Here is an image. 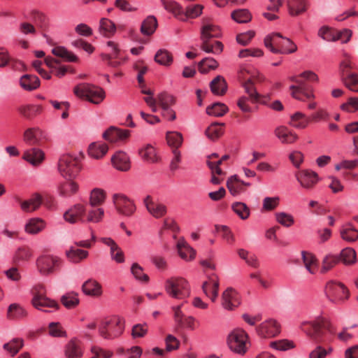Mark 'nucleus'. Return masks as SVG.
<instances>
[{
    "instance_id": "f257e3e1",
    "label": "nucleus",
    "mask_w": 358,
    "mask_h": 358,
    "mask_svg": "<svg viewBox=\"0 0 358 358\" xmlns=\"http://www.w3.org/2000/svg\"><path fill=\"white\" fill-rule=\"evenodd\" d=\"M289 80L296 85L289 87L293 98L301 101H310L315 98L313 89L306 81L317 82L318 76L311 71H306L299 76H291Z\"/></svg>"
},
{
    "instance_id": "f03ea898",
    "label": "nucleus",
    "mask_w": 358,
    "mask_h": 358,
    "mask_svg": "<svg viewBox=\"0 0 358 358\" xmlns=\"http://www.w3.org/2000/svg\"><path fill=\"white\" fill-rule=\"evenodd\" d=\"M301 329L320 344L328 343L331 338L324 334V330L331 333V324L324 317H318L314 321L303 322L301 324Z\"/></svg>"
},
{
    "instance_id": "7ed1b4c3",
    "label": "nucleus",
    "mask_w": 358,
    "mask_h": 358,
    "mask_svg": "<svg viewBox=\"0 0 358 358\" xmlns=\"http://www.w3.org/2000/svg\"><path fill=\"white\" fill-rule=\"evenodd\" d=\"M264 43L266 48L274 54H292L297 50L296 45L280 33H273L266 36Z\"/></svg>"
},
{
    "instance_id": "20e7f679",
    "label": "nucleus",
    "mask_w": 358,
    "mask_h": 358,
    "mask_svg": "<svg viewBox=\"0 0 358 358\" xmlns=\"http://www.w3.org/2000/svg\"><path fill=\"white\" fill-rule=\"evenodd\" d=\"M31 294L32 296L31 303L37 310L50 312L48 310H43V308L59 309L58 303L46 296L47 290L44 285L38 283L33 286L31 289Z\"/></svg>"
},
{
    "instance_id": "39448f33",
    "label": "nucleus",
    "mask_w": 358,
    "mask_h": 358,
    "mask_svg": "<svg viewBox=\"0 0 358 358\" xmlns=\"http://www.w3.org/2000/svg\"><path fill=\"white\" fill-rule=\"evenodd\" d=\"M227 343L232 352L240 355H245L250 345L248 334L241 328H236L229 334Z\"/></svg>"
},
{
    "instance_id": "423d86ee",
    "label": "nucleus",
    "mask_w": 358,
    "mask_h": 358,
    "mask_svg": "<svg viewBox=\"0 0 358 358\" xmlns=\"http://www.w3.org/2000/svg\"><path fill=\"white\" fill-rule=\"evenodd\" d=\"M73 92L78 97L86 99L94 104H99L106 96L102 88L89 83H80L76 85Z\"/></svg>"
},
{
    "instance_id": "0eeeda50",
    "label": "nucleus",
    "mask_w": 358,
    "mask_h": 358,
    "mask_svg": "<svg viewBox=\"0 0 358 358\" xmlns=\"http://www.w3.org/2000/svg\"><path fill=\"white\" fill-rule=\"evenodd\" d=\"M124 330V321L118 316H112L101 322L99 335L105 339H113L120 336Z\"/></svg>"
},
{
    "instance_id": "6e6552de",
    "label": "nucleus",
    "mask_w": 358,
    "mask_h": 358,
    "mask_svg": "<svg viewBox=\"0 0 358 358\" xmlns=\"http://www.w3.org/2000/svg\"><path fill=\"white\" fill-rule=\"evenodd\" d=\"M80 169L79 159L70 155H64L58 162V171L61 176L66 179L76 177Z\"/></svg>"
},
{
    "instance_id": "1a4fd4ad",
    "label": "nucleus",
    "mask_w": 358,
    "mask_h": 358,
    "mask_svg": "<svg viewBox=\"0 0 358 358\" xmlns=\"http://www.w3.org/2000/svg\"><path fill=\"white\" fill-rule=\"evenodd\" d=\"M165 290L167 294L175 299H183L189 295L187 281L178 277H172L166 280Z\"/></svg>"
},
{
    "instance_id": "9d476101",
    "label": "nucleus",
    "mask_w": 358,
    "mask_h": 358,
    "mask_svg": "<svg viewBox=\"0 0 358 358\" xmlns=\"http://www.w3.org/2000/svg\"><path fill=\"white\" fill-rule=\"evenodd\" d=\"M62 259L53 255H44L38 257L36 262L38 271L43 275H49L57 271L62 266Z\"/></svg>"
},
{
    "instance_id": "9b49d317",
    "label": "nucleus",
    "mask_w": 358,
    "mask_h": 358,
    "mask_svg": "<svg viewBox=\"0 0 358 358\" xmlns=\"http://www.w3.org/2000/svg\"><path fill=\"white\" fill-rule=\"evenodd\" d=\"M325 294L327 297L334 303L343 302L350 296L349 290L343 283L334 280L327 283Z\"/></svg>"
},
{
    "instance_id": "f8f14e48",
    "label": "nucleus",
    "mask_w": 358,
    "mask_h": 358,
    "mask_svg": "<svg viewBox=\"0 0 358 358\" xmlns=\"http://www.w3.org/2000/svg\"><path fill=\"white\" fill-rule=\"evenodd\" d=\"M113 203L116 211L125 217L132 216L136 210V206L133 200L122 194L113 195Z\"/></svg>"
},
{
    "instance_id": "ddd939ff",
    "label": "nucleus",
    "mask_w": 358,
    "mask_h": 358,
    "mask_svg": "<svg viewBox=\"0 0 358 358\" xmlns=\"http://www.w3.org/2000/svg\"><path fill=\"white\" fill-rule=\"evenodd\" d=\"M143 203L148 213L156 219L164 217L166 213V206L159 203L158 200H155L151 195L145 196Z\"/></svg>"
},
{
    "instance_id": "4468645a",
    "label": "nucleus",
    "mask_w": 358,
    "mask_h": 358,
    "mask_svg": "<svg viewBox=\"0 0 358 358\" xmlns=\"http://www.w3.org/2000/svg\"><path fill=\"white\" fill-rule=\"evenodd\" d=\"M24 142L30 145L43 146L48 141L47 134L38 127L29 128L24 132Z\"/></svg>"
},
{
    "instance_id": "2eb2a0df",
    "label": "nucleus",
    "mask_w": 358,
    "mask_h": 358,
    "mask_svg": "<svg viewBox=\"0 0 358 358\" xmlns=\"http://www.w3.org/2000/svg\"><path fill=\"white\" fill-rule=\"evenodd\" d=\"M280 325L273 319L267 320L257 327L258 335L262 338L276 336L280 334Z\"/></svg>"
},
{
    "instance_id": "dca6fc26",
    "label": "nucleus",
    "mask_w": 358,
    "mask_h": 358,
    "mask_svg": "<svg viewBox=\"0 0 358 358\" xmlns=\"http://www.w3.org/2000/svg\"><path fill=\"white\" fill-rule=\"evenodd\" d=\"M256 81H262L260 78H249L243 84L245 92L248 94L249 99L252 103H261L266 104V101L269 100L270 97L268 95L263 96L259 94L255 87V83Z\"/></svg>"
},
{
    "instance_id": "f3484780",
    "label": "nucleus",
    "mask_w": 358,
    "mask_h": 358,
    "mask_svg": "<svg viewBox=\"0 0 358 358\" xmlns=\"http://www.w3.org/2000/svg\"><path fill=\"white\" fill-rule=\"evenodd\" d=\"M65 221L70 223L85 222V208L83 204L78 203L69 208L64 213Z\"/></svg>"
},
{
    "instance_id": "a211bd4d",
    "label": "nucleus",
    "mask_w": 358,
    "mask_h": 358,
    "mask_svg": "<svg viewBox=\"0 0 358 358\" xmlns=\"http://www.w3.org/2000/svg\"><path fill=\"white\" fill-rule=\"evenodd\" d=\"M297 181L308 189H312L318 181L317 174L310 170H301L295 174Z\"/></svg>"
},
{
    "instance_id": "6ab92c4d",
    "label": "nucleus",
    "mask_w": 358,
    "mask_h": 358,
    "mask_svg": "<svg viewBox=\"0 0 358 358\" xmlns=\"http://www.w3.org/2000/svg\"><path fill=\"white\" fill-rule=\"evenodd\" d=\"M129 136V130L121 129L115 127H110L103 134V138L111 143H115L118 141H123L127 139Z\"/></svg>"
},
{
    "instance_id": "aec40b11",
    "label": "nucleus",
    "mask_w": 358,
    "mask_h": 358,
    "mask_svg": "<svg viewBox=\"0 0 358 358\" xmlns=\"http://www.w3.org/2000/svg\"><path fill=\"white\" fill-rule=\"evenodd\" d=\"M241 303L239 295L231 287L227 288L222 295V305L224 308L231 310L237 308Z\"/></svg>"
},
{
    "instance_id": "412c9836",
    "label": "nucleus",
    "mask_w": 358,
    "mask_h": 358,
    "mask_svg": "<svg viewBox=\"0 0 358 358\" xmlns=\"http://www.w3.org/2000/svg\"><path fill=\"white\" fill-rule=\"evenodd\" d=\"M219 279L215 274L210 275L208 280L203 282L202 289L204 294L215 302L218 296Z\"/></svg>"
},
{
    "instance_id": "4be33fe9",
    "label": "nucleus",
    "mask_w": 358,
    "mask_h": 358,
    "mask_svg": "<svg viewBox=\"0 0 358 358\" xmlns=\"http://www.w3.org/2000/svg\"><path fill=\"white\" fill-rule=\"evenodd\" d=\"M33 257L32 250L26 245L20 246L15 251L12 262L15 266H21L28 262Z\"/></svg>"
},
{
    "instance_id": "5701e85b",
    "label": "nucleus",
    "mask_w": 358,
    "mask_h": 358,
    "mask_svg": "<svg viewBox=\"0 0 358 358\" xmlns=\"http://www.w3.org/2000/svg\"><path fill=\"white\" fill-rule=\"evenodd\" d=\"M108 214H106L104 209L101 207H91L87 213H85V222L98 223L108 222Z\"/></svg>"
},
{
    "instance_id": "b1692460",
    "label": "nucleus",
    "mask_w": 358,
    "mask_h": 358,
    "mask_svg": "<svg viewBox=\"0 0 358 358\" xmlns=\"http://www.w3.org/2000/svg\"><path fill=\"white\" fill-rule=\"evenodd\" d=\"M18 202L22 211L31 213L38 210L42 205L43 201L41 200V195L34 194L28 199H18Z\"/></svg>"
},
{
    "instance_id": "393cba45",
    "label": "nucleus",
    "mask_w": 358,
    "mask_h": 358,
    "mask_svg": "<svg viewBox=\"0 0 358 358\" xmlns=\"http://www.w3.org/2000/svg\"><path fill=\"white\" fill-rule=\"evenodd\" d=\"M274 134L282 143L291 144L298 139L297 134L285 126L276 127Z\"/></svg>"
},
{
    "instance_id": "a878e982",
    "label": "nucleus",
    "mask_w": 358,
    "mask_h": 358,
    "mask_svg": "<svg viewBox=\"0 0 358 358\" xmlns=\"http://www.w3.org/2000/svg\"><path fill=\"white\" fill-rule=\"evenodd\" d=\"M220 35L221 32L218 26L214 24L209 20H203V25L201 30V38L204 37L207 40H209L213 38H218Z\"/></svg>"
},
{
    "instance_id": "bb28decb",
    "label": "nucleus",
    "mask_w": 358,
    "mask_h": 358,
    "mask_svg": "<svg viewBox=\"0 0 358 358\" xmlns=\"http://www.w3.org/2000/svg\"><path fill=\"white\" fill-rule=\"evenodd\" d=\"M113 166L119 171H127L130 169V160L127 155L122 152H116L111 158Z\"/></svg>"
},
{
    "instance_id": "cd10ccee",
    "label": "nucleus",
    "mask_w": 358,
    "mask_h": 358,
    "mask_svg": "<svg viewBox=\"0 0 358 358\" xmlns=\"http://www.w3.org/2000/svg\"><path fill=\"white\" fill-rule=\"evenodd\" d=\"M100 241L103 244L110 247L112 259L115 260L117 263H122L124 262V257L122 250L113 239L110 238L103 237L100 238Z\"/></svg>"
},
{
    "instance_id": "c85d7f7f",
    "label": "nucleus",
    "mask_w": 358,
    "mask_h": 358,
    "mask_svg": "<svg viewBox=\"0 0 358 358\" xmlns=\"http://www.w3.org/2000/svg\"><path fill=\"white\" fill-rule=\"evenodd\" d=\"M23 159L31 165L36 166L44 160L45 153L38 148H33L24 152Z\"/></svg>"
},
{
    "instance_id": "c756f323",
    "label": "nucleus",
    "mask_w": 358,
    "mask_h": 358,
    "mask_svg": "<svg viewBox=\"0 0 358 358\" xmlns=\"http://www.w3.org/2000/svg\"><path fill=\"white\" fill-rule=\"evenodd\" d=\"M176 246L180 257L184 260L190 261L195 257L194 250L186 243L182 237L178 238Z\"/></svg>"
},
{
    "instance_id": "7c9ffc66",
    "label": "nucleus",
    "mask_w": 358,
    "mask_h": 358,
    "mask_svg": "<svg viewBox=\"0 0 358 358\" xmlns=\"http://www.w3.org/2000/svg\"><path fill=\"white\" fill-rule=\"evenodd\" d=\"M19 84L23 90L33 91L40 86V80L36 76L25 74L20 78Z\"/></svg>"
},
{
    "instance_id": "2f4dec72",
    "label": "nucleus",
    "mask_w": 358,
    "mask_h": 358,
    "mask_svg": "<svg viewBox=\"0 0 358 358\" xmlns=\"http://www.w3.org/2000/svg\"><path fill=\"white\" fill-rule=\"evenodd\" d=\"M201 43L200 45L201 49L207 52L213 54H220L223 50V44L218 41L207 40L203 37L201 38Z\"/></svg>"
},
{
    "instance_id": "473e14b6",
    "label": "nucleus",
    "mask_w": 358,
    "mask_h": 358,
    "mask_svg": "<svg viewBox=\"0 0 358 358\" xmlns=\"http://www.w3.org/2000/svg\"><path fill=\"white\" fill-rule=\"evenodd\" d=\"M43 107L41 105L28 104L21 106L18 108V112L24 118L32 120L43 112Z\"/></svg>"
},
{
    "instance_id": "72a5a7b5",
    "label": "nucleus",
    "mask_w": 358,
    "mask_h": 358,
    "mask_svg": "<svg viewBox=\"0 0 358 358\" xmlns=\"http://www.w3.org/2000/svg\"><path fill=\"white\" fill-rule=\"evenodd\" d=\"M301 257L306 270L310 274H315L318 268V261L316 257L309 252L302 251Z\"/></svg>"
},
{
    "instance_id": "f704fd0d",
    "label": "nucleus",
    "mask_w": 358,
    "mask_h": 358,
    "mask_svg": "<svg viewBox=\"0 0 358 358\" xmlns=\"http://www.w3.org/2000/svg\"><path fill=\"white\" fill-rule=\"evenodd\" d=\"M287 5L289 14L292 16H297L306 12L308 6V1L287 0Z\"/></svg>"
},
{
    "instance_id": "c9c22d12",
    "label": "nucleus",
    "mask_w": 358,
    "mask_h": 358,
    "mask_svg": "<svg viewBox=\"0 0 358 358\" xmlns=\"http://www.w3.org/2000/svg\"><path fill=\"white\" fill-rule=\"evenodd\" d=\"M165 343V350L156 347L152 350V353L159 356H164L166 352L178 349L180 343L178 340L172 335H168L166 336Z\"/></svg>"
},
{
    "instance_id": "e433bc0d",
    "label": "nucleus",
    "mask_w": 358,
    "mask_h": 358,
    "mask_svg": "<svg viewBox=\"0 0 358 358\" xmlns=\"http://www.w3.org/2000/svg\"><path fill=\"white\" fill-rule=\"evenodd\" d=\"M82 289L86 295L99 296L102 294L101 285L95 280L89 279L85 281Z\"/></svg>"
},
{
    "instance_id": "4c0bfd02",
    "label": "nucleus",
    "mask_w": 358,
    "mask_h": 358,
    "mask_svg": "<svg viewBox=\"0 0 358 358\" xmlns=\"http://www.w3.org/2000/svg\"><path fill=\"white\" fill-rule=\"evenodd\" d=\"M108 150V147L106 143L94 142L89 145L88 154L90 157L99 159L107 153Z\"/></svg>"
},
{
    "instance_id": "58836bf2",
    "label": "nucleus",
    "mask_w": 358,
    "mask_h": 358,
    "mask_svg": "<svg viewBox=\"0 0 358 358\" xmlns=\"http://www.w3.org/2000/svg\"><path fill=\"white\" fill-rule=\"evenodd\" d=\"M27 310L17 303H12L8 306L7 317L9 320H20L27 316Z\"/></svg>"
},
{
    "instance_id": "ea45409f",
    "label": "nucleus",
    "mask_w": 358,
    "mask_h": 358,
    "mask_svg": "<svg viewBox=\"0 0 358 358\" xmlns=\"http://www.w3.org/2000/svg\"><path fill=\"white\" fill-rule=\"evenodd\" d=\"M157 18L153 15L148 16L141 23V32L145 36H151L157 28Z\"/></svg>"
},
{
    "instance_id": "a19ab883",
    "label": "nucleus",
    "mask_w": 358,
    "mask_h": 358,
    "mask_svg": "<svg viewBox=\"0 0 358 358\" xmlns=\"http://www.w3.org/2000/svg\"><path fill=\"white\" fill-rule=\"evenodd\" d=\"M211 92L216 95H224L227 90V85L225 79L221 76H217L210 83Z\"/></svg>"
},
{
    "instance_id": "79ce46f5",
    "label": "nucleus",
    "mask_w": 358,
    "mask_h": 358,
    "mask_svg": "<svg viewBox=\"0 0 358 358\" xmlns=\"http://www.w3.org/2000/svg\"><path fill=\"white\" fill-rule=\"evenodd\" d=\"M106 192L100 188L93 189L90 194L89 203L91 207H100L106 200Z\"/></svg>"
},
{
    "instance_id": "37998d69",
    "label": "nucleus",
    "mask_w": 358,
    "mask_h": 358,
    "mask_svg": "<svg viewBox=\"0 0 358 358\" xmlns=\"http://www.w3.org/2000/svg\"><path fill=\"white\" fill-rule=\"evenodd\" d=\"M88 252L82 249L76 248L73 246L70 247L69 250L66 251V255L68 259L73 263H79L88 257Z\"/></svg>"
},
{
    "instance_id": "c03bdc74",
    "label": "nucleus",
    "mask_w": 358,
    "mask_h": 358,
    "mask_svg": "<svg viewBox=\"0 0 358 358\" xmlns=\"http://www.w3.org/2000/svg\"><path fill=\"white\" fill-rule=\"evenodd\" d=\"M339 231L342 239L347 242L351 243L358 239V229L353 225H342Z\"/></svg>"
},
{
    "instance_id": "a18cd8bd",
    "label": "nucleus",
    "mask_w": 358,
    "mask_h": 358,
    "mask_svg": "<svg viewBox=\"0 0 358 358\" xmlns=\"http://www.w3.org/2000/svg\"><path fill=\"white\" fill-rule=\"evenodd\" d=\"M310 118L301 112L294 113L290 118L289 125L296 129H304L310 122Z\"/></svg>"
},
{
    "instance_id": "49530a36",
    "label": "nucleus",
    "mask_w": 358,
    "mask_h": 358,
    "mask_svg": "<svg viewBox=\"0 0 358 358\" xmlns=\"http://www.w3.org/2000/svg\"><path fill=\"white\" fill-rule=\"evenodd\" d=\"M243 184H244V182L239 180L236 175L231 176L227 181V187L229 192L234 196L245 191Z\"/></svg>"
},
{
    "instance_id": "de8ad7c7",
    "label": "nucleus",
    "mask_w": 358,
    "mask_h": 358,
    "mask_svg": "<svg viewBox=\"0 0 358 358\" xmlns=\"http://www.w3.org/2000/svg\"><path fill=\"white\" fill-rule=\"evenodd\" d=\"M99 31L106 37H111L116 31L115 24L108 18H102L99 22Z\"/></svg>"
},
{
    "instance_id": "09e8293b",
    "label": "nucleus",
    "mask_w": 358,
    "mask_h": 358,
    "mask_svg": "<svg viewBox=\"0 0 358 358\" xmlns=\"http://www.w3.org/2000/svg\"><path fill=\"white\" fill-rule=\"evenodd\" d=\"M78 189V185L72 179H69L65 182L62 183L59 188V194L64 197H69L77 192Z\"/></svg>"
},
{
    "instance_id": "8fccbe9b",
    "label": "nucleus",
    "mask_w": 358,
    "mask_h": 358,
    "mask_svg": "<svg viewBox=\"0 0 358 358\" xmlns=\"http://www.w3.org/2000/svg\"><path fill=\"white\" fill-rule=\"evenodd\" d=\"M139 155L143 160L149 163H155L158 161L155 149L150 144H148L139 150Z\"/></svg>"
},
{
    "instance_id": "3c124183",
    "label": "nucleus",
    "mask_w": 358,
    "mask_h": 358,
    "mask_svg": "<svg viewBox=\"0 0 358 358\" xmlns=\"http://www.w3.org/2000/svg\"><path fill=\"white\" fill-rule=\"evenodd\" d=\"M238 255L248 266L255 268L259 267V261L254 254L244 249H239L238 250Z\"/></svg>"
},
{
    "instance_id": "603ef678",
    "label": "nucleus",
    "mask_w": 358,
    "mask_h": 358,
    "mask_svg": "<svg viewBox=\"0 0 358 358\" xmlns=\"http://www.w3.org/2000/svg\"><path fill=\"white\" fill-rule=\"evenodd\" d=\"M224 126V123H217L214 122L212 123L206 130L205 133L206 136L212 140L215 141L220 138L222 134L223 130L222 129V127Z\"/></svg>"
},
{
    "instance_id": "864d4df0",
    "label": "nucleus",
    "mask_w": 358,
    "mask_h": 358,
    "mask_svg": "<svg viewBox=\"0 0 358 358\" xmlns=\"http://www.w3.org/2000/svg\"><path fill=\"white\" fill-rule=\"evenodd\" d=\"M66 355L69 358H78L82 355V350L78 340L73 339L67 344Z\"/></svg>"
},
{
    "instance_id": "5fc2aeb1",
    "label": "nucleus",
    "mask_w": 358,
    "mask_h": 358,
    "mask_svg": "<svg viewBox=\"0 0 358 358\" xmlns=\"http://www.w3.org/2000/svg\"><path fill=\"white\" fill-rule=\"evenodd\" d=\"M342 81L345 86L350 90L358 92V74L355 73H346Z\"/></svg>"
},
{
    "instance_id": "6e6d98bb",
    "label": "nucleus",
    "mask_w": 358,
    "mask_h": 358,
    "mask_svg": "<svg viewBox=\"0 0 358 358\" xmlns=\"http://www.w3.org/2000/svg\"><path fill=\"white\" fill-rule=\"evenodd\" d=\"M340 262L339 257L334 255H326L322 262L320 272L326 273Z\"/></svg>"
},
{
    "instance_id": "4d7b16f0",
    "label": "nucleus",
    "mask_w": 358,
    "mask_h": 358,
    "mask_svg": "<svg viewBox=\"0 0 358 358\" xmlns=\"http://www.w3.org/2000/svg\"><path fill=\"white\" fill-rule=\"evenodd\" d=\"M166 140L172 150L174 148L178 150V148L182 145L183 138L181 133L178 131H168L166 133Z\"/></svg>"
},
{
    "instance_id": "13d9d810",
    "label": "nucleus",
    "mask_w": 358,
    "mask_h": 358,
    "mask_svg": "<svg viewBox=\"0 0 358 358\" xmlns=\"http://www.w3.org/2000/svg\"><path fill=\"white\" fill-rule=\"evenodd\" d=\"M340 262L345 265H351L356 262V252L351 248H346L341 250L340 253Z\"/></svg>"
},
{
    "instance_id": "bf43d9fd",
    "label": "nucleus",
    "mask_w": 358,
    "mask_h": 358,
    "mask_svg": "<svg viewBox=\"0 0 358 358\" xmlns=\"http://www.w3.org/2000/svg\"><path fill=\"white\" fill-rule=\"evenodd\" d=\"M203 8V6L200 4L187 6L185 11L183 10L180 20H186L187 18H196L201 14Z\"/></svg>"
},
{
    "instance_id": "052dcab7",
    "label": "nucleus",
    "mask_w": 358,
    "mask_h": 358,
    "mask_svg": "<svg viewBox=\"0 0 358 358\" xmlns=\"http://www.w3.org/2000/svg\"><path fill=\"white\" fill-rule=\"evenodd\" d=\"M227 111L228 107L225 104L220 102L215 103L206 108V113L208 115L215 117L223 116Z\"/></svg>"
},
{
    "instance_id": "680f3d73",
    "label": "nucleus",
    "mask_w": 358,
    "mask_h": 358,
    "mask_svg": "<svg viewBox=\"0 0 358 358\" xmlns=\"http://www.w3.org/2000/svg\"><path fill=\"white\" fill-rule=\"evenodd\" d=\"M160 1L166 10L171 12L180 18L181 17L183 9L178 3L169 0H160Z\"/></svg>"
},
{
    "instance_id": "e2e57ef3",
    "label": "nucleus",
    "mask_w": 358,
    "mask_h": 358,
    "mask_svg": "<svg viewBox=\"0 0 358 358\" xmlns=\"http://www.w3.org/2000/svg\"><path fill=\"white\" fill-rule=\"evenodd\" d=\"M52 52L54 55L67 62H76L78 60V57L63 47H56L52 50Z\"/></svg>"
},
{
    "instance_id": "0e129e2a",
    "label": "nucleus",
    "mask_w": 358,
    "mask_h": 358,
    "mask_svg": "<svg viewBox=\"0 0 358 358\" xmlns=\"http://www.w3.org/2000/svg\"><path fill=\"white\" fill-rule=\"evenodd\" d=\"M155 61L164 66H169L173 61L171 54L166 50H159L155 56Z\"/></svg>"
},
{
    "instance_id": "69168bd1",
    "label": "nucleus",
    "mask_w": 358,
    "mask_h": 358,
    "mask_svg": "<svg viewBox=\"0 0 358 358\" xmlns=\"http://www.w3.org/2000/svg\"><path fill=\"white\" fill-rule=\"evenodd\" d=\"M217 66V62L211 57H206L198 64L199 71L201 73H206L209 70L216 69Z\"/></svg>"
},
{
    "instance_id": "338daca9",
    "label": "nucleus",
    "mask_w": 358,
    "mask_h": 358,
    "mask_svg": "<svg viewBox=\"0 0 358 358\" xmlns=\"http://www.w3.org/2000/svg\"><path fill=\"white\" fill-rule=\"evenodd\" d=\"M231 18L238 23H246L251 20V15L247 9H238L231 13Z\"/></svg>"
},
{
    "instance_id": "774afa93",
    "label": "nucleus",
    "mask_w": 358,
    "mask_h": 358,
    "mask_svg": "<svg viewBox=\"0 0 358 358\" xmlns=\"http://www.w3.org/2000/svg\"><path fill=\"white\" fill-rule=\"evenodd\" d=\"M318 36L327 41H338L337 31L327 27H322L318 31Z\"/></svg>"
}]
</instances>
